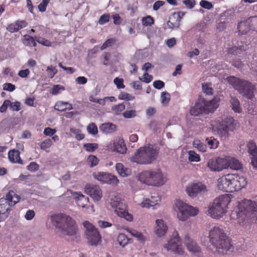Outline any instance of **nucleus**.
<instances>
[{"mask_svg": "<svg viewBox=\"0 0 257 257\" xmlns=\"http://www.w3.org/2000/svg\"><path fill=\"white\" fill-rule=\"evenodd\" d=\"M247 48L246 44H242L239 46H233L228 49L227 52L229 54L240 56L244 53Z\"/></svg>", "mask_w": 257, "mask_h": 257, "instance_id": "22", "label": "nucleus"}, {"mask_svg": "<svg viewBox=\"0 0 257 257\" xmlns=\"http://www.w3.org/2000/svg\"><path fill=\"white\" fill-rule=\"evenodd\" d=\"M87 130L89 134L93 135H95L98 133L97 127L93 122H91L87 125Z\"/></svg>", "mask_w": 257, "mask_h": 257, "instance_id": "43", "label": "nucleus"}, {"mask_svg": "<svg viewBox=\"0 0 257 257\" xmlns=\"http://www.w3.org/2000/svg\"><path fill=\"white\" fill-rule=\"evenodd\" d=\"M52 145V141L51 139H48L43 141L40 144V148L42 150H46Z\"/></svg>", "mask_w": 257, "mask_h": 257, "instance_id": "51", "label": "nucleus"}, {"mask_svg": "<svg viewBox=\"0 0 257 257\" xmlns=\"http://www.w3.org/2000/svg\"><path fill=\"white\" fill-rule=\"evenodd\" d=\"M110 203L112 207L115 209V212L116 210L121 211L123 209V204L119 200V198H114L111 199Z\"/></svg>", "mask_w": 257, "mask_h": 257, "instance_id": "33", "label": "nucleus"}, {"mask_svg": "<svg viewBox=\"0 0 257 257\" xmlns=\"http://www.w3.org/2000/svg\"><path fill=\"white\" fill-rule=\"evenodd\" d=\"M113 82L118 89L124 88L125 87V85L123 84V79L122 78L116 77L114 79Z\"/></svg>", "mask_w": 257, "mask_h": 257, "instance_id": "59", "label": "nucleus"}, {"mask_svg": "<svg viewBox=\"0 0 257 257\" xmlns=\"http://www.w3.org/2000/svg\"><path fill=\"white\" fill-rule=\"evenodd\" d=\"M188 159L191 162H198L200 161V158L199 155L196 154L194 151H190L188 153Z\"/></svg>", "mask_w": 257, "mask_h": 257, "instance_id": "42", "label": "nucleus"}, {"mask_svg": "<svg viewBox=\"0 0 257 257\" xmlns=\"http://www.w3.org/2000/svg\"><path fill=\"white\" fill-rule=\"evenodd\" d=\"M208 237L211 244L215 248L217 253L221 255L227 254V252H232L233 247L222 228L214 226L209 232Z\"/></svg>", "mask_w": 257, "mask_h": 257, "instance_id": "1", "label": "nucleus"}, {"mask_svg": "<svg viewBox=\"0 0 257 257\" xmlns=\"http://www.w3.org/2000/svg\"><path fill=\"white\" fill-rule=\"evenodd\" d=\"M164 247L168 251L171 250L178 255H183L184 253L181 238L176 231L173 232L170 239L164 245Z\"/></svg>", "mask_w": 257, "mask_h": 257, "instance_id": "12", "label": "nucleus"}, {"mask_svg": "<svg viewBox=\"0 0 257 257\" xmlns=\"http://www.w3.org/2000/svg\"><path fill=\"white\" fill-rule=\"evenodd\" d=\"M3 87L4 90L8 91L10 92H12L16 89L15 85L11 83H6L4 84Z\"/></svg>", "mask_w": 257, "mask_h": 257, "instance_id": "61", "label": "nucleus"}, {"mask_svg": "<svg viewBox=\"0 0 257 257\" xmlns=\"http://www.w3.org/2000/svg\"><path fill=\"white\" fill-rule=\"evenodd\" d=\"M206 191V186L201 182L190 184L186 188L188 195L192 198L195 197L199 194L204 193Z\"/></svg>", "mask_w": 257, "mask_h": 257, "instance_id": "13", "label": "nucleus"}, {"mask_svg": "<svg viewBox=\"0 0 257 257\" xmlns=\"http://www.w3.org/2000/svg\"><path fill=\"white\" fill-rule=\"evenodd\" d=\"M184 244L187 249L194 255L199 256L201 252V248L197 243L192 239L188 234L184 237Z\"/></svg>", "mask_w": 257, "mask_h": 257, "instance_id": "17", "label": "nucleus"}, {"mask_svg": "<svg viewBox=\"0 0 257 257\" xmlns=\"http://www.w3.org/2000/svg\"><path fill=\"white\" fill-rule=\"evenodd\" d=\"M36 41L35 38L29 35H26L23 40V43L27 46L36 47L37 45Z\"/></svg>", "mask_w": 257, "mask_h": 257, "instance_id": "36", "label": "nucleus"}, {"mask_svg": "<svg viewBox=\"0 0 257 257\" xmlns=\"http://www.w3.org/2000/svg\"><path fill=\"white\" fill-rule=\"evenodd\" d=\"M247 147L248 152L251 156H257V146L254 142L252 141H249L247 145Z\"/></svg>", "mask_w": 257, "mask_h": 257, "instance_id": "34", "label": "nucleus"}, {"mask_svg": "<svg viewBox=\"0 0 257 257\" xmlns=\"http://www.w3.org/2000/svg\"><path fill=\"white\" fill-rule=\"evenodd\" d=\"M230 202L228 195H223L215 198L208 206V214L213 218L219 219L226 212L227 206Z\"/></svg>", "mask_w": 257, "mask_h": 257, "instance_id": "6", "label": "nucleus"}, {"mask_svg": "<svg viewBox=\"0 0 257 257\" xmlns=\"http://www.w3.org/2000/svg\"><path fill=\"white\" fill-rule=\"evenodd\" d=\"M53 224L63 235L73 236L76 234L75 221L69 216L60 213L51 216Z\"/></svg>", "mask_w": 257, "mask_h": 257, "instance_id": "2", "label": "nucleus"}, {"mask_svg": "<svg viewBox=\"0 0 257 257\" xmlns=\"http://www.w3.org/2000/svg\"><path fill=\"white\" fill-rule=\"evenodd\" d=\"M115 169L117 173L122 177H126L131 175L132 171L130 168L124 167L122 163H117Z\"/></svg>", "mask_w": 257, "mask_h": 257, "instance_id": "27", "label": "nucleus"}, {"mask_svg": "<svg viewBox=\"0 0 257 257\" xmlns=\"http://www.w3.org/2000/svg\"><path fill=\"white\" fill-rule=\"evenodd\" d=\"M87 161L91 167L96 166L99 162L98 159L94 155H89Z\"/></svg>", "mask_w": 257, "mask_h": 257, "instance_id": "46", "label": "nucleus"}, {"mask_svg": "<svg viewBox=\"0 0 257 257\" xmlns=\"http://www.w3.org/2000/svg\"><path fill=\"white\" fill-rule=\"evenodd\" d=\"M85 228V236L89 244L96 246L101 240V236L95 227L88 221L83 223Z\"/></svg>", "mask_w": 257, "mask_h": 257, "instance_id": "10", "label": "nucleus"}, {"mask_svg": "<svg viewBox=\"0 0 257 257\" xmlns=\"http://www.w3.org/2000/svg\"><path fill=\"white\" fill-rule=\"evenodd\" d=\"M124 118H131L136 116V111L135 110H126L122 113Z\"/></svg>", "mask_w": 257, "mask_h": 257, "instance_id": "57", "label": "nucleus"}, {"mask_svg": "<svg viewBox=\"0 0 257 257\" xmlns=\"http://www.w3.org/2000/svg\"><path fill=\"white\" fill-rule=\"evenodd\" d=\"M10 108L12 111H18L21 109V103L19 101L12 102L10 101Z\"/></svg>", "mask_w": 257, "mask_h": 257, "instance_id": "53", "label": "nucleus"}, {"mask_svg": "<svg viewBox=\"0 0 257 257\" xmlns=\"http://www.w3.org/2000/svg\"><path fill=\"white\" fill-rule=\"evenodd\" d=\"M201 102L196 103L195 105L191 107L190 113L191 115L198 116L201 114L204 113V109Z\"/></svg>", "mask_w": 257, "mask_h": 257, "instance_id": "30", "label": "nucleus"}, {"mask_svg": "<svg viewBox=\"0 0 257 257\" xmlns=\"http://www.w3.org/2000/svg\"><path fill=\"white\" fill-rule=\"evenodd\" d=\"M246 25H248V26L245 30H242L243 33H247L250 30L257 32V16L250 17L246 21L239 23V29H242V27Z\"/></svg>", "mask_w": 257, "mask_h": 257, "instance_id": "20", "label": "nucleus"}, {"mask_svg": "<svg viewBox=\"0 0 257 257\" xmlns=\"http://www.w3.org/2000/svg\"><path fill=\"white\" fill-rule=\"evenodd\" d=\"M227 81L229 84L231 85L243 96L249 99H251L253 98V91L255 87V85L251 82L233 76L228 77Z\"/></svg>", "mask_w": 257, "mask_h": 257, "instance_id": "5", "label": "nucleus"}, {"mask_svg": "<svg viewBox=\"0 0 257 257\" xmlns=\"http://www.w3.org/2000/svg\"><path fill=\"white\" fill-rule=\"evenodd\" d=\"M117 241L120 246L124 247L128 244L129 238L124 233H120L117 236Z\"/></svg>", "mask_w": 257, "mask_h": 257, "instance_id": "35", "label": "nucleus"}, {"mask_svg": "<svg viewBox=\"0 0 257 257\" xmlns=\"http://www.w3.org/2000/svg\"><path fill=\"white\" fill-rule=\"evenodd\" d=\"M127 230L132 236L136 237L139 241L141 242L145 241V237L141 232H140L135 229H128Z\"/></svg>", "mask_w": 257, "mask_h": 257, "instance_id": "38", "label": "nucleus"}, {"mask_svg": "<svg viewBox=\"0 0 257 257\" xmlns=\"http://www.w3.org/2000/svg\"><path fill=\"white\" fill-rule=\"evenodd\" d=\"M208 167L213 171H220L227 169L226 160L220 158L210 159L207 163Z\"/></svg>", "mask_w": 257, "mask_h": 257, "instance_id": "18", "label": "nucleus"}, {"mask_svg": "<svg viewBox=\"0 0 257 257\" xmlns=\"http://www.w3.org/2000/svg\"><path fill=\"white\" fill-rule=\"evenodd\" d=\"M50 1V0H42V2L38 6L39 11L41 12H45Z\"/></svg>", "mask_w": 257, "mask_h": 257, "instance_id": "56", "label": "nucleus"}, {"mask_svg": "<svg viewBox=\"0 0 257 257\" xmlns=\"http://www.w3.org/2000/svg\"><path fill=\"white\" fill-rule=\"evenodd\" d=\"M226 160L227 168H230L234 170H239L242 167V164L236 159L228 158Z\"/></svg>", "mask_w": 257, "mask_h": 257, "instance_id": "26", "label": "nucleus"}, {"mask_svg": "<svg viewBox=\"0 0 257 257\" xmlns=\"http://www.w3.org/2000/svg\"><path fill=\"white\" fill-rule=\"evenodd\" d=\"M116 213L119 216L124 218L127 221H131L133 220V215L128 212H126L123 209L121 211L116 210Z\"/></svg>", "mask_w": 257, "mask_h": 257, "instance_id": "39", "label": "nucleus"}, {"mask_svg": "<svg viewBox=\"0 0 257 257\" xmlns=\"http://www.w3.org/2000/svg\"><path fill=\"white\" fill-rule=\"evenodd\" d=\"M93 176L96 179L103 183L116 185L119 183V180L116 176L107 173L98 172L93 174Z\"/></svg>", "mask_w": 257, "mask_h": 257, "instance_id": "14", "label": "nucleus"}, {"mask_svg": "<svg viewBox=\"0 0 257 257\" xmlns=\"http://www.w3.org/2000/svg\"><path fill=\"white\" fill-rule=\"evenodd\" d=\"M139 180L148 185L161 186L167 181L166 177L163 176L162 172L157 171H144L139 176Z\"/></svg>", "mask_w": 257, "mask_h": 257, "instance_id": "7", "label": "nucleus"}, {"mask_svg": "<svg viewBox=\"0 0 257 257\" xmlns=\"http://www.w3.org/2000/svg\"><path fill=\"white\" fill-rule=\"evenodd\" d=\"M100 131L105 134H110L116 130V125L111 122L104 123L99 126Z\"/></svg>", "mask_w": 257, "mask_h": 257, "instance_id": "28", "label": "nucleus"}, {"mask_svg": "<svg viewBox=\"0 0 257 257\" xmlns=\"http://www.w3.org/2000/svg\"><path fill=\"white\" fill-rule=\"evenodd\" d=\"M114 150L117 152L124 154L126 153L127 148L123 140H120L113 144Z\"/></svg>", "mask_w": 257, "mask_h": 257, "instance_id": "31", "label": "nucleus"}, {"mask_svg": "<svg viewBox=\"0 0 257 257\" xmlns=\"http://www.w3.org/2000/svg\"><path fill=\"white\" fill-rule=\"evenodd\" d=\"M201 102L203 107V109H204L205 114L214 111L219 105L218 102L215 99L209 101L203 99Z\"/></svg>", "mask_w": 257, "mask_h": 257, "instance_id": "21", "label": "nucleus"}, {"mask_svg": "<svg viewBox=\"0 0 257 257\" xmlns=\"http://www.w3.org/2000/svg\"><path fill=\"white\" fill-rule=\"evenodd\" d=\"M200 5L202 8L207 10H210L213 7V6L212 4V3L206 0L201 1V2H200Z\"/></svg>", "mask_w": 257, "mask_h": 257, "instance_id": "60", "label": "nucleus"}, {"mask_svg": "<svg viewBox=\"0 0 257 257\" xmlns=\"http://www.w3.org/2000/svg\"><path fill=\"white\" fill-rule=\"evenodd\" d=\"M156 226L155 232L158 236H163L167 230V226L164 224L162 219H157L156 220Z\"/></svg>", "mask_w": 257, "mask_h": 257, "instance_id": "24", "label": "nucleus"}, {"mask_svg": "<svg viewBox=\"0 0 257 257\" xmlns=\"http://www.w3.org/2000/svg\"><path fill=\"white\" fill-rule=\"evenodd\" d=\"M158 153L159 149L157 147L149 145L138 149L130 160L132 162L139 164H150L157 159Z\"/></svg>", "mask_w": 257, "mask_h": 257, "instance_id": "4", "label": "nucleus"}, {"mask_svg": "<svg viewBox=\"0 0 257 257\" xmlns=\"http://www.w3.org/2000/svg\"><path fill=\"white\" fill-rule=\"evenodd\" d=\"M7 30L12 33L18 32L19 31L18 27H17L16 22L9 25L7 28Z\"/></svg>", "mask_w": 257, "mask_h": 257, "instance_id": "63", "label": "nucleus"}, {"mask_svg": "<svg viewBox=\"0 0 257 257\" xmlns=\"http://www.w3.org/2000/svg\"><path fill=\"white\" fill-rule=\"evenodd\" d=\"M236 216L242 222L251 223L255 221L257 212V201L244 200L239 203L235 211Z\"/></svg>", "mask_w": 257, "mask_h": 257, "instance_id": "3", "label": "nucleus"}, {"mask_svg": "<svg viewBox=\"0 0 257 257\" xmlns=\"http://www.w3.org/2000/svg\"><path fill=\"white\" fill-rule=\"evenodd\" d=\"M65 87L60 85H54L52 89L51 93L54 95H56L60 92V90H64Z\"/></svg>", "mask_w": 257, "mask_h": 257, "instance_id": "58", "label": "nucleus"}, {"mask_svg": "<svg viewBox=\"0 0 257 257\" xmlns=\"http://www.w3.org/2000/svg\"><path fill=\"white\" fill-rule=\"evenodd\" d=\"M125 106L124 103L115 105L112 107V110L118 114L119 112L125 109Z\"/></svg>", "mask_w": 257, "mask_h": 257, "instance_id": "49", "label": "nucleus"}, {"mask_svg": "<svg viewBox=\"0 0 257 257\" xmlns=\"http://www.w3.org/2000/svg\"><path fill=\"white\" fill-rule=\"evenodd\" d=\"M234 122L235 120L232 117H226L219 122L213 129L222 139H225L228 137L229 132L235 129Z\"/></svg>", "mask_w": 257, "mask_h": 257, "instance_id": "9", "label": "nucleus"}, {"mask_svg": "<svg viewBox=\"0 0 257 257\" xmlns=\"http://www.w3.org/2000/svg\"><path fill=\"white\" fill-rule=\"evenodd\" d=\"M231 174L222 176L218 179V187L219 190L226 192H232Z\"/></svg>", "mask_w": 257, "mask_h": 257, "instance_id": "15", "label": "nucleus"}, {"mask_svg": "<svg viewBox=\"0 0 257 257\" xmlns=\"http://www.w3.org/2000/svg\"><path fill=\"white\" fill-rule=\"evenodd\" d=\"M20 199V196L14 191H9L4 197L0 199V210L9 212L11 210L10 207L19 202Z\"/></svg>", "mask_w": 257, "mask_h": 257, "instance_id": "11", "label": "nucleus"}, {"mask_svg": "<svg viewBox=\"0 0 257 257\" xmlns=\"http://www.w3.org/2000/svg\"><path fill=\"white\" fill-rule=\"evenodd\" d=\"M27 168L30 171L35 172L39 169V165L36 162H31Z\"/></svg>", "mask_w": 257, "mask_h": 257, "instance_id": "62", "label": "nucleus"}, {"mask_svg": "<svg viewBox=\"0 0 257 257\" xmlns=\"http://www.w3.org/2000/svg\"><path fill=\"white\" fill-rule=\"evenodd\" d=\"M118 98L120 100H130L134 99L135 98V96H133L126 92H121L118 95Z\"/></svg>", "mask_w": 257, "mask_h": 257, "instance_id": "50", "label": "nucleus"}, {"mask_svg": "<svg viewBox=\"0 0 257 257\" xmlns=\"http://www.w3.org/2000/svg\"><path fill=\"white\" fill-rule=\"evenodd\" d=\"M180 22L179 18L173 13L169 17L167 24L169 29H176L179 28Z\"/></svg>", "mask_w": 257, "mask_h": 257, "instance_id": "25", "label": "nucleus"}, {"mask_svg": "<svg viewBox=\"0 0 257 257\" xmlns=\"http://www.w3.org/2000/svg\"><path fill=\"white\" fill-rule=\"evenodd\" d=\"M142 21L143 25L145 26H151L154 24V20L150 16L143 18Z\"/></svg>", "mask_w": 257, "mask_h": 257, "instance_id": "44", "label": "nucleus"}, {"mask_svg": "<svg viewBox=\"0 0 257 257\" xmlns=\"http://www.w3.org/2000/svg\"><path fill=\"white\" fill-rule=\"evenodd\" d=\"M175 205L177 209V216L180 220L185 221L190 216L196 215L199 212L197 208L187 204L181 200H177Z\"/></svg>", "mask_w": 257, "mask_h": 257, "instance_id": "8", "label": "nucleus"}, {"mask_svg": "<svg viewBox=\"0 0 257 257\" xmlns=\"http://www.w3.org/2000/svg\"><path fill=\"white\" fill-rule=\"evenodd\" d=\"M67 104L68 102H58L55 104L54 108L59 111H63L67 109L66 105Z\"/></svg>", "mask_w": 257, "mask_h": 257, "instance_id": "47", "label": "nucleus"}, {"mask_svg": "<svg viewBox=\"0 0 257 257\" xmlns=\"http://www.w3.org/2000/svg\"><path fill=\"white\" fill-rule=\"evenodd\" d=\"M109 19L110 16L109 14H103L100 16L98 20V23L101 25H103L105 23L108 22L109 21Z\"/></svg>", "mask_w": 257, "mask_h": 257, "instance_id": "55", "label": "nucleus"}, {"mask_svg": "<svg viewBox=\"0 0 257 257\" xmlns=\"http://www.w3.org/2000/svg\"><path fill=\"white\" fill-rule=\"evenodd\" d=\"M49 77L52 78L55 75V74L57 73V70L53 67L52 66H49L47 67L46 70Z\"/></svg>", "mask_w": 257, "mask_h": 257, "instance_id": "54", "label": "nucleus"}, {"mask_svg": "<svg viewBox=\"0 0 257 257\" xmlns=\"http://www.w3.org/2000/svg\"><path fill=\"white\" fill-rule=\"evenodd\" d=\"M116 42L115 38H109L105 41L100 47V49L103 50L108 47L112 46Z\"/></svg>", "mask_w": 257, "mask_h": 257, "instance_id": "41", "label": "nucleus"}, {"mask_svg": "<svg viewBox=\"0 0 257 257\" xmlns=\"http://www.w3.org/2000/svg\"><path fill=\"white\" fill-rule=\"evenodd\" d=\"M76 194L77 196L74 198L77 205L80 207H85L88 202L89 198L80 192H76Z\"/></svg>", "mask_w": 257, "mask_h": 257, "instance_id": "29", "label": "nucleus"}, {"mask_svg": "<svg viewBox=\"0 0 257 257\" xmlns=\"http://www.w3.org/2000/svg\"><path fill=\"white\" fill-rule=\"evenodd\" d=\"M35 39L36 41L40 44L45 46H50L51 45V43L48 40L44 39V38L40 37H35Z\"/></svg>", "mask_w": 257, "mask_h": 257, "instance_id": "52", "label": "nucleus"}, {"mask_svg": "<svg viewBox=\"0 0 257 257\" xmlns=\"http://www.w3.org/2000/svg\"><path fill=\"white\" fill-rule=\"evenodd\" d=\"M193 147L201 152H205L206 151V145L202 143L199 140H195L193 142Z\"/></svg>", "mask_w": 257, "mask_h": 257, "instance_id": "37", "label": "nucleus"}, {"mask_svg": "<svg viewBox=\"0 0 257 257\" xmlns=\"http://www.w3.org/2000/svg\"><path fill=\"white\" fill-rule=\"evenodd\" d=\"M230 103L231 107L234 112L239 113L241 111L240 102L237 98L233 97H231Z\"/></svg>", "mask_w": 257, "mask_h": 257, "instance_id": "32", "label": "nucleus"}, {"mask_svg": "<svg viewBox=\"0 0 257 257\" xmlns=\"http://www.w3.org/2000/svg\"><path fill=\"white\" fill-rule=\"evenodd\" d=\"M170 94L167 92H162L161 95V102L163 104H168L170 100Z\"/></svg>", "mask_w": 257, "mask_h": 257, "instance_id": "48", "label": "nucleus"}, {"mask_svg": "<svg viewBox=\"0 0 257 257\" xmlns=\"http://www.w3.org/2000/svg\"><path fill=\"white\" fill-rule=\"evenodd\" d=\"M10 100L8 99L5 100L3 104L0 107V112L2 113L6 111L8 107L10 106Z\"/></svg>", "mask_w": 257, "mask_h": 257, "instance_id": "64", "label": "nucleus"}, {"mask_svg": "<svg viewBox=\"0 0 257 257\" xmlns=\"http://www.w3.org/2000/svg\"><path fill=\"white\" fill-rule=\"evenodd\" d=\"M206 142L207 143L208 146L210 149H215L218 147L219 142L214 138H206Z\"/></svg>", "mask_w": 257, "mask_h": 257, "instance_id": "45", "label": "nucleus"}, {"mask_svg": "<svg viewBox=\"0 0 257 257\" xmlns=\"http://www.w3.org/2000/svg\"><path fill=\"white\" fill-rule=\"evenodd\" d=\"M231 184L233 187L232 192L240 190L247 184L246 179L243 176L231 174Z\"/></svg>", "mask_w": 257, "mask_h": 257, "instance_id": "19", "label": "nucleus"}, {"mask_svg": "<svg viewBox=\"0 0 257 257\" xmlns=\"http://www.w3.org/2000/svg\"><path fill=\"white\" fill-rule=\"evenodd\" d=\"M20 153L17 150H12L9 152L8 158L10 161L13 163L23 164V161L20 157Z\"/></svg>", "mask_w": 257, "mask_h": 257, "instance_id": "23", "label": "nucleus"}, {"mask_svg": "<svg viewBox=\"0 0 257 257\" xmlns=\"http://www.w3.org/2000/svg\"><path fill=\"white\" fill-rule=\"evenodd\" d=\"M98 145L96 143H86L84 144L83 148L89 152H93L97 148Z\"/></svg>", "mask_w": 257, "mask_h": 257, "instance_id": "40", "label": "nucleus"}, {"mask_svg": "<svg viewBox=\"0 0 257 257\" xmlns=\"http://www.w3.org/2000/svg\"><path fill=\"white\" fill-rule=\"evenodd\" d=\"M85 192L89 195L94 201L100 200L102 197V192L99 186L88 184L85 187Z\"/></svg>", "mask_w": 257, "mask_h": 257, "instance_id": "16", "label": "nucleus"}]
</instances>
